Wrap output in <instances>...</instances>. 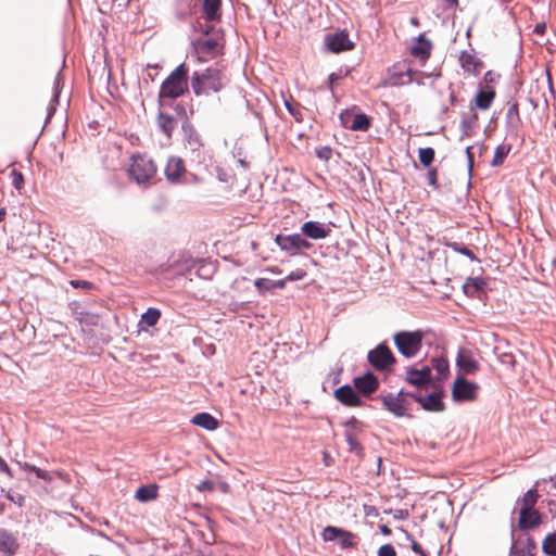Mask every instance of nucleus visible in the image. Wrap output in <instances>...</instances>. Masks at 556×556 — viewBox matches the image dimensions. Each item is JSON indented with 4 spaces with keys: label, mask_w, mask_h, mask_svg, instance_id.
Returning a JSON list of instances; mask_svg holds the SVG:
<instances>
[{
    "label": "nucleus",
    "mask_w": 556,
    "mask_h": 556,
    "mask_svg": "<svg viewBox=\"0 0 556 556\" xmlns=\"http://www.w3.org/2000/svg\"><path fill=\"white\" fill-rule=\"evenodd\" d=\"M228 81L223 67L214 65L204 71L194 72L191 77V87L195 96H208L223 90Z\"/></svg>",
    "instance_id": "nucleus-1"
},
{
    "label": "nucleus",
    "mask_w": 556,
    "mask_h": 556,
    "mask_svg": "<svg viewBox=\"0 0 556 556\" xmlns=\"http://www.w3.org/2000/svg\"><path fill=\"white\" fill-rule=\"evenodd\" d=\"M188 90V68L184 63L178 65L162 83L160 98L176 99Z\"/></svg>",
    "instance_id": "nucleus-2"
},
{
    "label": "nucleus",
    "mask_w": 556,
    "mask_h": 556,
    "mask_svg": "<svg viewBox=\"0 0 556 556\" xmlns=\"http://www.w3.org/2000/svg\"><path fill=\"white\" fill-rule=\"evenodd\" d=\"M424 332L421 330L415 331H399L393 336L394 344L401 355L406 358L416 357L421 348L424 340Z\"/></svg>",
    "instance_id": "nucleus-3"
},
{
    "label": "nucleus",
    "mask_w": 556,
    "mask_h": 556,
    "mask_svg": "<svg viewBox=\"0 0 556 556\" xmlns=\"http://www.w3.org/2000/svg\"><path fill=\"white\" fill-rule=\"evenodd\" d=\"M128 174L138 185L146 186L154 178L156 166L147 155H134L128 168Z\"/></svg>",
    "instance_id": "nucleus-4"
},
{
    "label": "nucleus",
    "mask_w": 556,
    "mask_h": 556,
    "mask_svg": "<svg viewBox=\"0 0 556 556\" xmlns=\"http://www.w3.org/2000/svg\"><path fill=\"white\" fill-rule=\"evenodd\" d=\"M367 359L379 371L389 370L396 362L392 351L384 343H380L370 350Z\"/></svg>",
    "instance_id": "nucleus-5"
},
{
    "label": "nucleus",
    "mask_w": 556,
    "mask_h": 556,
    "mask_svg": "<svg viewBox=\"0 0 556 556\" xmlns=\"http://www.w3.org/2000/svg\"><path fill=\"white\" fill-rule=\"evenodd\" d=\"M408 393L400 391L397 394L389 393L381 397L383 407L392 413L395 417H403L408 409Z\"/></svg>",
    "instance_id": "nucleus-6"
},
{
    "label": "nucleus",
    "mask_w": 556,
    "mask_h": 556,
    "mask_svg": "<svg viewBox=\"0 0 556 556\" xmlns=\"http://www.w3.org/2000/svg\"><path fill=\"white\" fill-rule=\"evenodd\" d=\"M324 43L327 50L333 53H340L354 48V42L349 38V34L345 30L327 34Z\"/></svg>",
    "instance_id": "nucleus-7"
},
{
    "label": "nucleus",
    "mask_w": 556,
    "mask_h": 556,
    "mask_svg": "<svg viewBox=\"0 0 556 556\" xmlns=\"http://www.w3.org/2000/svg\"><path fill=\"white\" fill-rule=\"evenodd\" d=\"M478 386L469 380L458 377L454 381L452 394L456 402L473 401L477 397Z\"/></svg>",
    "instance_id": "nucleus-8"
},
{
    "label": "nucleus",
    "mask_w": 556,
    "mask_h": 556,
    "mask_svg": "<svg viewBox=\"0 0 556 556\" xmlns=\"http://www.w3.org/2000/svg\"><path fill=\"white\" fill-rule=\"evenodd\" d=\"M301 232L306 238L320 240L327 238L331 232V224L308 220L301 227Z\"/></svg>",
    "instance_id": "nucleus-9"
},
{
    "label": "nucleus",
    "mask_w": 556,
    "mask_h": 556,
    "mask_svg": "<svg viewBox=\"0 0 556 556\" xmlns=\"http://www.w3.org/2000/svg\"><path fill=\"white\" fill-rule=\"evenodd\" d=\"M334 397L343 405L350 407H357L363 405V401L354 388L350 384H344L334 391Z\"/></svg>",
    "instance_id": "nucleus-10"
},
{
    "label": "nucleus",
    "mask_w": 556,
    "mask_h": 556,
    "mask_svg": "<svg viewBox=\"0 0 556 556\" xmlns=\"http://www.w3.org/2000/svg\"><path fill=\"white\" fill-rule=\"evenodd\" d=\"M354 387L358 393L370 395L379 388V380L372 372L354 378Z\"/></svg>",
    "instance_id": "nucleus-11"
},
{
    "label": "nucleus",
    "mask_w": 556,
    "mask_h": 556,
    "mask_svg": "<svg viewBox=\"0 0 556 556\" xmlns=\"http://www.w3.org/2000/svg\"><path fill=\"white\" fill-rule=\"evenodd\" d=\"M181 128L184 132L185 147L192 152L199 151L202 147V140L199 132L187 119L182 123Z\"/></svg>",
    "instance_id": "nucleus-12"
},
{
    "label": "nucleus",
    "mask_w": 556,
    "mask_h": 556,
    "mask_svg": "<svg viewBox=\"0 0 556 556\" xmlns=\"http://www.w3.org/2000/svg\"><path fill=\"white\" fill-rule=\"evenodd\" d=\"M194 51L199 59L206 60L218 53L219 45L215 39H199L194 42Z\"/></svg>",
    "instance_id": "nucleus-13"
},
{
    "label": "nucleus",
    "mask_w": 556,
    "mask_h": 556,
    "mask_svg": "<svg viewBox=\"0 0 556 556\" xmlns=\"http://www.w3.org/2000/svg\"><path fill=\"white\" fill-rule=\"evenodd\" d=\"M456 365L459 370L464 371L465 374H473L479 368V364L473 357L471 351L467 349H459L457 353Z\"/></svg>",
    "instance_id": "nucleus-14"
},
{
    "label": "nucleus",
    "mask_w": 556,
    "mask_h": 556,
    "mask_svg": "<svg viewBox=\"0 0 556 556\" xmlns=\"http://www.w3.org/2000/svg\"><path fill=\"white\" fill-rule=\"evenodd\" d=\"M20 547L17 539L10 531L0 528V553L4 556H13Z\"/></svg>",
    "instance_id": "nucleus-15"
},
{
    "label": "nucleus",
    "mask_w": 556,
    "mask_h": 556,
    "mask_svg": "<svg viewBox=\"0 0 556 556\" xmlns=\"http://www.w3.org/2000/svg\"><path fill=\"white\" fill-rule=\"evenodd\" d=\"M541 523V515L536 509L520 508L518 526L521 530L536 528Z\"/></svg>",
    "instance_id": "nucleus-16"
},
{
    "label": "nucleus",
    "mask_w": 556,
    "mask_h": 556,
    "mask_svg": "<svg viewBox=\"0 0 556 556\" xmlns=\"http://www.w3.org/2000/svg\"><path fill=\"white\" fill-rule=\"evenodd\" d=\"M406 380L416 387L426 386L431 381V368L428 366H424L420 369L409 368L406 371Z\"/></svg>",
    "instance_id": "nucleus-17"
},
{
    "label": "nucleus",
    "mask_w": 556,
    "mask_h": 556,
    "mask_svg": "<svg viewBox=\"0 0 556 556\" xmlns=\"http://www.w3.org/2000/svg\"><path fill=\"white\" fill-rule=\"evenodd\" d=\"M186 168L184 161L180 157L172 156L168 159L165 166V176L170 182L179 181L180 177L185 174Z\"/></svg>",
    "instance_id": "nucleus-18"
},
{
    "label": "nucleus",
    "mask_w": 556,
    "mask_h": 556,
    "mask_svg": "<svg viewBox=\"0 0 556 556\" xmlns=\"http://www.w3.org/2000/svg\"><path fill=\"white\" fill-rule=\"evenodd\" d=\"M432 45L429 39H427L424 35H419L416 41L410 47V53L415 58L419 59L421 62H425L429 59L431 53Z\"/></svg>",
    "instance_id": "nucleus-19"
},
{
    "label": "nucleus",
    "mask_w": 556,
    "mask_h": 556,
    "mask_svg": "<svg viewBox=\"0 0 556 556\" xmlns=\"http://www.w3.org/2000/svg\"><path fill=\"white\" fill-rule=\"evenodd\" d=\"M300 233L294 235H277L275 242L277 245L291 255L299 253Z\"/></svg>",
    "instance_id": "nucleus-20"
},
{
    "label": "nucleus",
    "mask_w": 556,
    "mask_h": 556,
    "mask_svg": "<svg viewBox=\"0 0 556 556\" xmlns=\"http://www.w3.org/2000/svg\"><path fill=\"white\" fill-rule=\"evenodd\" d=\"M415 400L426 410L441 412L444 409V404L441 400L440 393L433 392L427 396H415Z\"/></svg>",
    "instance_id": "nucleus-21"
},
{
    "label": "nucleus",
    "mask_w": 556,
    "mask_h": 556,
    "mask_svg": "<svg viewBox=\"0 0 556 556\" xmlns=\"http://www.w3.org/2000/svg\"><path fill=\"white\" fill-rule=\"evenodd\" d=\"M178 125V121L173 115L160 112L157 115V126L160 130L169 139Z\"/></svg>",
    "instance_id": "nucleus-22"
},
{
    "label": "nucleus",
    "mask_w": 556,
    "mask_h": 556,
    "mask_svg": "<svg viewBox=\"0 0 556 556\" xmlns=\"http://www.w3.org/2000/svg\"><path fill=\"white\" fill-rule=\"evenodd\" d=\"M191 422L195 426H199L205 430H215L218 427V421L208 413H198L195 414Z\"/></svg>",
    "instance_id": "nucleus-23"
},
{
    "label": "nucleus",
    "mask_w": 556,
    "mask_h": 556,
    "mask_svg": "<svg viewBox=\"0 0 556 556\" xmlns=\"http://www.w3.org/2000/svg\"><path fill=\"white\" fill-rule=\"evenodd\" d=\"M495 98V91L492 88L480 89L475 98V104L480 110H488Z\"/></svg>",
    "instance_id": "nucleus-24"
},
{
    "label": "nucleus",
    "mask_w": 556,
    "mask_h": 556,
    "mask_svg": "<svg viewBox=\"0 0 556 556\" xmlns=\"http://www.w3.org/2000/svg\"><path fill=\"white\" fill-rule=\"evenodd\" d=\"M157 490L156 484L141 485L136 491L135 498L142 503L153 501L157 497Z\"/></svg>",
    "instance_id": "nucleus-25"
},
{
    "label": "nucleus",
    "mask_w": 556,
    "mask_h": 556,
    "mask_svg": "<svg viewBox=\"0 0 556 556\" xmlns=\"http://www.w3.org/2000/svg\"><path fill=\"white\" fill-rule=\"evenodd\" d=\"M222 0H203V13L207 21H216L219 18Z\"/></svg>",
    "instance_id": "nucleus-26"
},
{
    "label": "nucleus",
    "mask_w": 556,
    "mask_h": 556,
    "mask_svg": "<svg viewBox=\"0 0 556 556\" xmlns=\"http://www.w3.org/2000/svg\"><path fill=\"white\" fill-rule=\"evenodd\" d=\"M486 286L484 278L475 277L468 278L463 286L464 292L469 296H475L479 291L483 290Z\"/></svg>",
    "instance_id": "nucleus-27"
},
{
    "label": "nucleus",
    "mask_w": 556,
    "mask_h": 556,
    "mask_svg": "<svg viewBox=\"0 0 556 556\" xmlns=\"http://www.w3.org/2000/svg\"><path fill=\"white\" fill-rule=\"evenodd\" d=\"M62 87H63V81H62L61 73L59 72L53 81V94H52V99L47 109L48 110V118H50L52 116V114L55 112V104L59 102V97H60Z\"/></svg>",
    "instance_id": "nucleus-28"
},
{
    "label": "nucleus",
    "mask_w": 556,
    "mask_h": 556,
    "mask_svg": "<svg viewBox=\"0 0 556 556\" xmlns=\"http://www.w3.org/2000/svg\"><path fill=\"white\" fill-rule=\"evenodd\" d=\"M161 317V312L157 308L150 307L142 314L140 325L146 327H153L157 324Z\"/></svg>",
    "instance_id": "nucleus-29"
},
{
    "label": "nucleus",
    "mask_w": 556,
    "mask_h": 556,
    "mask_svg": "<svg viewBox=\"0 0 556 556\" xmlns=\"http://www.w3.org/2000/svg\"><path fill=\"white\" fill-rule=\"evenodd\" d=\"M283 103H285L287 111L295 119V122H298V123L303 122L302 108L299 103L293 102L292 99H285Z\"/></svg>",
    "instance_id": "nucleus-30"
},
{
    "label": "nucleus",
    "mask_w": 556,
    "mask_h": 556,
    "mask_svg": "<svg viewBox=\"0 0 556 556\" xmlns=\"http://www.w3.org/2000/svg\"><path fill=\"white\" fill-rule=\"evenodd\" d=\"M369 127H370V119L364 113L356 114L354 116L352 125L350 126V128L352 130H359V131H366V130H368Z\"/></svg>",
    "instance_id": "nucleus-31"
},
{
    "label": "nucleus",
    "mask_w": 556,
    "mask_h": 556,
    "mask_svg": "<svg viewBox=\"0 0 556 556\" xmlns=\"http://www.w3.org/2000/svg\"><path fill=\"white\" fill-rule=\"evenodd\" d=\"M338 541L342 548H350L357 544V536L352 532L342 529Z\"/></svg>",
    "instance_id": "nucleus-32"
},
{
    "label": "nucleus",
    "mask_w": 556,
    "mask_h": 556,
    "mask_svg": "<svg viewBox=\"0 0 556 556\" xmlns=\"http://www.w3.org/2000/svg\"><path fill=\"white\" fill-rule=\"evenodd\" d=\"M510 151V147L506 144H501L495 149L494 157L491 162L492 166H500L503 164L505 157L508 155Z\"/></svg>",
    "instance_id": "nucleus-33"
},
{
    "label": "nucleus",
    "mask_w": 556,
    "mask_h": 556,
    "mask_svg": "<svg viewBox=\"0 0 556 556\" xmlns=\"http://www.w3.org/2000/svg\"><path fill=\"white\" fill-rule=\"evenodd\" d=\"M459 61H460V64H462V67L466 71V72H475L476 71V66H477V59L470 54V53H467V52H463L459 56Z\"/></svg>",
    "instance_id": "nucleus-34"
},
{
    "label": "nucleus",
    "mask_w": 556,
    "mask_h": 556,
    "mask_svg": "<svg viewBox=\"0 0 556 556\" xmlns=\"http://www.w3.org/2000/svg\"><path fill=\"white\" fill-rule=\"evenodd\" d=\"M539 498V494L536 490L531 489L527 491L521 500L522 506L521 508L535 509L534 505L536 504Z\"/></svg>",
    "instance_id": "nucleus-35"
},
{
    "label": "nucleus",
    "mask_w": 556,
    "mask_h": 556,
    "mask_svg": "<svg viewBox=\"0 0 556 556\" xmlns=\"http://www.w3.org/2000/svg\"><path fill=\"white\" fill-rule=\"evenodd\" d=\"M542 549L546 555L556 556V533H551L544 539Z\"/></svg>",
    "instance_id": "nucleus-36"
},
{
    "label": "nucleus",
    "mask_w": 556,
    "mask_h": 556,
    "mask_svg": "<svg viewBox=\"0 0 556 556\" xmlns=\"http://www.w3.org/2000/svg\"><path fill=\"white\" fill-rule=\"evenodd\" d=\"M432 366L438 372V377L446 378L448 374V362L443 357H438L432 359Z\"/></svg>",
    "instance_id": "nucleus-37"
},
{
    "label": "nucleus",
    "mask_w": 556,
    "mask_h": 556,
    "mask_svg": "<svg viewBox=\"0 0 556 556\" xmlns=\"http://www.w3.org/2000/svg\"><path fill=\"white\" fill-rule=\"evenodd\" d=\"M434 154L435 153L432 148H420L418 151L419 161L426 167L432 164Z\"/></svg>",
    "instance_id": "nucleus-38"
},
{
    "label": "nucleus",
    "mask_w": 556,
    "mask_h": 556,
    "mask_svg": "<svg viewBox=\"0 0 556 556\" xmlns=\"http://www.w3.org/2000/svg\"><path fill=\"white\" fill-rule=\"evenodd\" d=\"M341 531H342L341 528L328 526L324 529L321 535H323L324 541L331 542L334 540H339V536L341 535Z\"/></svg>",
    "instance_id": "nucleus-39"
},
{
    "label": "nucleus",
    "mask_w": 556,
    "mask_h": 556,
    "mask_svg": "<svg viewBox=\"0 0 556 556\" xmlns=\"http://www.w3.org/2000/svg\"><path fill=\"white\" fill-rule=\"evenodd\" d=\"M254 286L260 294H265L266 292L274 290L273 280L267 278L255 279Z\"/></svg>",
    "instance_id": "nucleus-40"
},
{
    "label": "nucleus",
    "mask_w": 556,
    "mask_h": 556,
    "mask_svg": "<svg viewBox=\"0 0 556 556\" xmlns=\"http://www.w3.org/2000/svg\"><path fill=\"white\" fill-rule=\"evenodd\" d=\"M24 468L26 470H29V471H33L39 479H42V480H46V481H50L51 480V476L48 471L46 470H42L34 465H29V464H25Z\"/></svg>",
    "instance_id": "nucleus-41"
},
{
    "label": "nucleus",
    "mask_w": 556,
    "mask_h": 556,
    "mask_svg": "<svg viewBox=\"0 0 556 556\" xmlns=\"http://www.w3.org/2000/svg\"><path fill=\"white\" fill-rule=\"evenodd\" d=\"M345 441H346V443L349 445V450L351 452H357V451L362 450L359 442L352 433H350V432L345 433Z\"/></svg>",
    "instance_id": "nucleus-42"
},
{
    "label": "nucleus",
    "mask_w": 556,
    "mask_h": 556,
    "mask_svg": "<svg viewBox=\"0 0 556 556\" xmlns=\"http://www.w3.org/2000/svg\"><path fill=\"white\" fill-rule=\"evenodd\" d=\"M452 247H453L454 251H456L457 253L467 256L471 261H478V258L476 257L473 252L471 250H469L467 247L459 245L457 243H454Z\"/></svg>",
    "instance_id": "nucleus-43"
},
{
    "label": "nucleus",
    "mask_w": 556,
    "mask_h": 556,
    "mask_svg": "<svg viewBox=\"0 0 556 556\" xmlns=\"http://www.w3.org/2000/svg\"><path fill=\"white\" fill-rule=\"evenodd\" d=\"M404 533L405 536L410 541L412 549L419 556H427L426 552L421 548L420 544L416 542L408 532L404 531Z\"/></svg>",
    "instance_id": "nucleus-44"
},
{
    "label": "nucleus",
    "mask_w": 556,
    "mask_h": 556,
    "mask_svg": "<svg viewBox=\"0 0 556 556\" xmlns=\"http://www.w3.org/2000/svg\"><path fill=\"white\" fill-rule=\"evenodd\" d=\"M306 276V271L299 268V269H295L293 271H291L286 278L287 282L288 281H298V280H302L304 277Z\"/></svg>",
    "instance_id": "nucleus-45"
},
{
    "label": "nucleus",
    "mask_w": 556,
    "mask_h": 556,
    "mask_svg": "<svg viewBox=\"0 0 556 556\" xmlns=\"http://www.w3.org/2000/svg\"><path fill=\"white\" fill-rule=\"evenodd\" d=\"M427 180H428V184L433 187L434 189H439V184H438V172L435 168H431L428 170L427 173Z\"/></svg>",
    "instance_id": "nucleus-46"
},
{
    "label": "nucleus",
    "mask_w": 556,
    "mask_h": 556,
    "mask_svg": "<svg viewBox=\"0 0 556 556\" xmlns=\"http://www.w3.org/2000/svg\"><path fill=\"white\" fill-rule=\"evenodd\" d=\"M378 556H396V552L391 544H384L378 549Z\"/></svg>",
    "instance_id": "nucleus-47"
},
{
    "label": "nucleus",
    "mask_w": 556,
    "mask_h": 556,
    "mask_svg": "<svg viewBox=\"0 0 556 556\" xmlns=\"http://www.w3.org/2000/svg\"><path fill=\"white\" fill-rule=\"evenodd\" d=\"M5 497L13 502L14 504H16L18 507H22L24 505V502H25V497L22 495V494H13L11 492H8L5 494Z\"/></svg>",
    "instance_id": "nucleus-48"
},
{
    "label": "nucleus",
    "mask_w": 556,
    "mask_h": 556,
    "mask_svg": "<svg viewBox=\"0 0 556 556\" xmlns=\"http://www.w3.org/2000/svg\"><path fill=\"white\" fill-rule=\"evenodd\" d=\"M197 489L200 492H212L215 490V483L211 480H205L199 483Z\"/></svg>",
    "instance_id": "nucleus-49"
},
{
    "label": "nucleus",
    "mask_w": 556,
    "mask_h": 556,
    "mask_svg": "<svg viewBox=\"0 0 556 556\" xmlns=\"http://www.w3.org/2000/svg\"><path fill=\"white\" fill-rule=\"evenodd\" d=\"M12 177H13V186L16 188V189H21L23 182H24V178H23V175L13 169L12 173H11Z\"/></svg>",
    "instance_id": "nucleus-50"
},
{
    "label": "nucleus",
    "mask_w": 556,
    "mask_h": 556,
    "mask_svg": "<svg viewBox=\"0 0 556 556\" xmlns=\"http://www.w3.org/2000/svg\"><path fill=\"white\" fill-rule=\"evenodd\" d=\"M215 490L219 491L220 493L227 494L230 491V485L226 481H219L215 483Z\"/></svg>",
    "instance_id": "nucleus-51"
},
{
    "label": "nucleus",
    "mask_w": 556,
    "mask_h": 556,
    "mask_svg": "<svg viewBox=\"0 0 556 556\" xmlns=\"http://www.w3.org/2000/svg\"><path fill=\"white\" fill-rule=\"evenodd\" d=\"M313 244L307 241L305 238L302 237V235H300V238H299V252L302 251V250H309L312 249Z\"/></svg>",
    "instance_id": "nucleus-52"
},
{
    "label": "nucleus",
    "mask_w": 556,
    "mask_h": 556,
    "mask_svg": "<svg viewBox=\"0 0 556 556\" xmlns=\"http://www.w3.org/2000/svg\"><path fill=\"white\" fill-rule=\"evenodd\" d=\"M71 285L74 288H91L92 283L87 280H72Z\"/></svg>",
    "instance_id": "nucleus-53"
},
{
    "label": "nucleus",
    "mask_w": 556,
    "mask_h": 556,
    "mask_svg": "<svg viewBox=\"0 0 556 556\" xmlns=\"http://www.w3.org/2000/svg\"><path fill=\"white\" fill-rule=\"evenodd\" d=\"M0 471L7 473L9 477H13L11 469L8 464L0 457Z\"/></svg>",
    "instance_id": "nucleus-54"
},
{
    "label": "nucleus",
    "mask_w": 556,
    "mask_h": 556,
    "mask_svg": "<svg viewBox=\"0 0 556 556\" xmlns=\"http://www.w3.org/2000/svg\"><path fill=\"white\" fill-rule=\"evenodd\" d=\"M341 76L339 74H336V73H331L329 76H328V84H329V88L330 90H333V83L338 79H340Z\"/></svg>",
    "instance_id": "nucleus-55"
},
{
    "label": "nucleus",
    "mask_w": 556,
    "mask_h": 556,
    "mask_svg": "<svg viewBox=\"0 0 556 556\" xmlns=\"http://www.w3.org/2000/svg\"><path fill=\"white\" fill-rule=\"evenodd\" d=\"M331 153V150L329 148H325L320 151L317 152V155L318 157L320 159H324V160H328L329 159V155Z\"/></svg>",
    "instance_id": "nucleus-56"
},
{
    "label": "nucleus",
    "mask_w": 556,
    "mask_h": 556,
    "mask_svg": "<svg viewBox=\"0 0 556 556\" xmlns=\"http://www.w3.org/2000/svg\"><path fill=\"white\" fill-rule=\"evenodd\" d=\"M287 285L286 278L279 280H273L274 289H283Z\"/></svg>",
    "instance_id": "nucleus-57"
},
{
    "label": "nucleus",
    "mask_w": 556,
    "mask_h": 556,
    "mask_svg": "<svg viewBox=\"0 0 556 556\" xmlns=\"http://www.w3.org/2000/svg\"><path fill=\"white\" fill-rule=\"evenodd\" d=\"M444 1V9H454L458 5V0H443Z\"/></svg>",
    "instance_id": "nucleus-58"
},
{
    "label": "nucleus",
    "mask_w": 556,
    "mask_h": 556,
    "mask_svg": "<svg viewBox=\"0 0 556 556\" xmlns=\"http://www.w3.org/2000/svg\"><path fill=\"white\" fill-rule=\"evenodd\" d=\"M517 114H518V105L515 103L507 110L506 116H507V118H510L513 115H517Z\"/></svg>",
    "instance_id": "nucleus-59"
},
{
    "label": "nucleus",
    "mask_w": 556,
    "mask_h": 556,
    "mask_svg": "<svg viewBox=\"0 0 556 556\" xmlns=\"http://www.w3.org/2000/svg\"><path fill=\"white\" fill-rule=\"evenodd\" d=\"M470 150H471V148H470V147H468V148L466 149V153H467V156H468L469 166L471 167V166H472V154H471V151H470Z\"/></svg>",
    "instance_id": "nucleus-60"
},
{
    "label": "nucleus",
    "mask_w": 556,
    "mask_h": 556,
    "mask_svg": "<svg viewBox=\"0 0 556 556\" xmlns=\"http://www.w3.org/2000/svg\"><path fill=\"white\" fill-rule=\"evenodd\" d=\"M380 530L383 534H387V535L391 533V530L387 526H381Z\"/></svg>",
    "instance_id": "nucleus-61"
},
{
    "label": "nucleus",
    "mask_w": 556,
    "mask_h": 556,
    "mask_svg": "<svg viewBox=\"0 0 556 556\" xmlns=\"http://www.w3.org/2000/svg\"><path fill=\"white\" fill-rule=\"evenodd\" d=\"M544 28H545V25H538V26L535 27V31H536V33H543Z\"/></svg>",
    "instance_id": "nucleus-62"
},
{
    "label": "nucleus",
    "mask_w": 556,
    "mask_h": 556,
    "mask_svg": "<svg viewBox=\"0 0 556 556\" xmlns=\"http://www.w3.org/2000/svg\"><path fill=\"white\" fill-rule=\"evenodd\" d=\"M268 270H270L273 274H280L281 270L278 267H271Z\"/></svg>",
    "instance_id": "nucleus-63"
},
{
    "label": "nucleus",
    "mask_w": 556,
    "mask_h": 556,
    "mask_svg": "<svg viewBox=\"0 0 556 556\" xmlns=\"http://www.w3.org/2000/svg\"><path fill=\"white\" fill-rule=\"evenodd\" d=\"M5 217V210L4 208H1L0 210V222L3 220Z\"/></svg>",
    "instance_id": "nucleus-64"
}]
</instances>
